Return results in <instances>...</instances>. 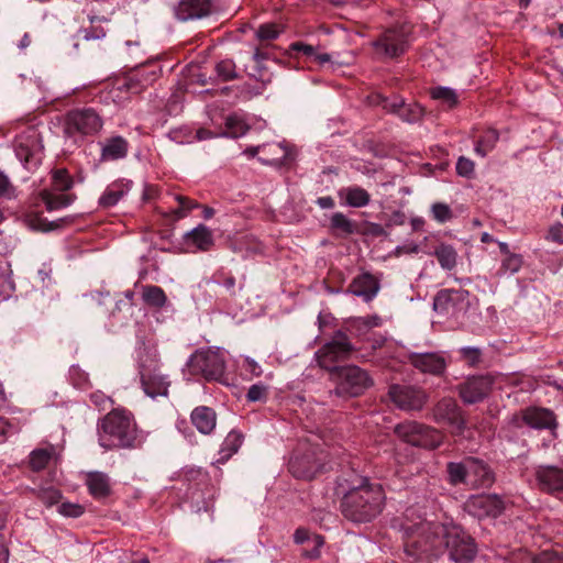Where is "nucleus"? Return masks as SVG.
Returning <instances> with one entry per match:
<instances>
[{
	"instance_id": "nucleus-1",
	"label": "nucleus",
	"mask_w": 563,
	"mask_h": 563,
	"mask_svg": "<svg viewBox=\"0 0 563 563\" xmlns=\"http://www.w3.org/2000/svg\"><path fill=\"white\" fill-rule=\"evenodd\" d=\"M342 494V515L353 522H369L383 510L384 490L379 484H373L366 477L355 478Z\"/></svg>"
},
{
	"instance_id": "nucleus-2",
	"label": "nucleus",
	"mask_w": 563,
	"mask_h": 563,
	"mask_svg": "<svg viewBox=\"0 0 563 563\" xmlns=\"http://www.w3.org/2000/svg\"><path fill=\"white\" fill-rule=\"evenodd\" d=\"M440 528L428 521L405 527V554L410 563H431L443 553Z\"/></svg>"
},
{
	"instance_id": "nucleus-3",
	"label": "nucleus",
	"mask_w": 563,
	"mask_h": 563,
	"mask_svg": "<svg viewBox=\"0 0 563 563\" xmlns=\"http://www.w3.org/2000/svg\"><path fill=\"white\" fill-rule=\"evenodd\" d=\"M99 444L106 450L135 446L137 429L133 415L123 409H112L98 423Z\"/></svg>"
},
{
	"instance_id": "nucleus-4",
	"label": "nucleus",
	"mask_w": 563,
	"mask_h": 563,
	"mask_svg": "<svg viewBox=\"0 0 563 563\" xmlns=\"http://www.w3.org/2000/svg\"><path fill=\"white\" fill-rule=\"evenodd\" d=\"M329 375L334 384L330 394L344 399L358 397L374 385L368 372L357 365H343Z\"/></svg>"
},
{
	"instance_id": "nucleus-5",
	"label": "nucleus",
	"mask_w": 563,
	"mask_h": 563,
	"mask_svg": "<svg viewBox=\"0 0 563 563\" xmlns=\"http://www.w3.org/2000/svg\"><path fill=\"white\" fill-rule=\"evenodd\" d=\"M354 351L355 347L347 334L336 330L331 339L316 352V360L321 368L331 374L342 366L338 363L350 360Z\"/></svg>"
},
{
	"instance_id": "nucleus-6",
	"label": "nucleus",
	"mask_w": 563,
	"mask_h": 563,
	"mask_svg": "<svg viewBox=\"0 0 563 563\" xmlns=\"http://www.w3.org/2000/svg\"><path fill=\"white\" fill-rule=\"evenodd\" d=\"M440 530L442 531L443 553L448 552L451 560L456 563H468L475 558L477 545L465 530L459 526H443Z\"/></svg>"
},
{
	"instance_id": "nucleus-7",
	"label": "nucleus",
	"mask_w": 563,
	"mask_h": 563,
	"mask_svg": "<svg viewBox=\"0 0 563 563\" xmlns=\"http://www.w3.org/2000/svg\"><path fill=\"white\" fill-rule=\"evenodd\" d=\"M325 454L314 445L298 446L289 460V472L299 479L310 481L325 467Z\"/></svg>"
},
{
	"instance_id": "nucleus-8",
	"label": "nucleus",
	"mask_w": 563,
	"mask_h": 563,
	"mask_svg": "<svg viewBox=\"0 0 563 563\" xmlns=\"http://www.w3.org/2000/svg\"><path fill=\"white\" fill-rule=\"evenodd\" d=\"M394 432L404 442L427 450L439 448L444 438L435 428L411 420L396 424Z\"/></svg>"
},
{
	"instance_id": "nucleus-9",
	"label": "nucleus",
	"mask_w": 563,
	"mask_h": 563,
	"mask_svg": "<svg viewBox=\"0 0 563 563\" xmlns=\"http://www.w3.org/2000/svg\"><path fill=\"white\" fill-rule=\"evenodd\" d=\"M102 125V118L95 109H74L65 117L63 132L66 137L77 141V136L84 137L97 134Z\"/></svg>"
},
{
	"instance_id": "nucleus-10",
	"label": "nucleus",
	"mask_w": 563,
	"mask_h": 563,
	"mask_svg": "<svg viewBox=\"0 0 563 563\" xmlns=\"http://www.w3.org/2000/svg\"><path fill=\"white\" fill-rule=\"evenodd\" d=\"M190 375H201L207 380H221L225 372V361L219 350H197L187 361Z\"/></svg>"
},
{
	"instance_id": "nucleus-11",
	"label": "nucleus",
	"mask_w": 563,
	"mask_h": 563,
	"mask_svg": "<svg viewBox=\"0 0 563 563\" xmlns=\"http://www.w3.org/2000/svg\"><path fill=\"white\" fill-rule=\"evenodd\" d=\"M139 375L142 389L148 397L167 396L170 382L162 373L158 361L155 357L150 355L140 357Z\"/></svg>"
},
{
	"instance_id": "nucleus-12",
	"label": "nucleus",
	"mask_w": 563,
	"mask_h": 563,
	"mask_svg": "<svg viewBox=\"0 0 563 563\" xmlns=\"http://www.w3.org/2000/svg\"><path fill=\"white\" fill-rule=\"evenodd\" d=\"M388 397L394 406L402 411H420L429 399L423 388L407 384L390 385Z\"/></svg>"
},
{
	"instance_id": "nucleus-13",
	"label": "nucleus",
	"mask_w": 563,
	"mask_h": 563,
	"mask_svg": "<svg viewBox=\"0 0 563 563\" xmlns=\"http://www.w3.org/2000/svg\"><path fill=\"white\" fill-rule=\"evenodd\" d=\"M375 53L385 58H396L408 48L406 33L401 29H387L372 43Z\"/></svg>"
},
{
	"instance_id": "nucleus-14",
	"label": "nucleus",
	"mask_w": 563,
	"mask_h": 563,
	"mask_svg": "<svg viewBox=\"0 0 563 563\" xmlns=\"http://www.w3.org/2000/svg\"><path fill=\"white\" fill-rule=\"evenodd\" d=\"M432 417L437 423L451 426L454 435H462L466 428V421L462 417L461 408L456 400L451 397H443L434 405Z\"/></svg>"
},
{
	"instance_id": "nucleus-15",
	"label": "nucleus",
	"mask_w": 563,
	"mask_h": 563,
	"mask_svg": "<svg viewBox=\"0 0 563 563\" xmlns=\"http://www.w3.org/2000/svg\"><path fill=\"white\" fill-rule=\"evenodd\" d=\"M161 76L158 65L148 63L135 67L123 78L120 89H124L130 93H140L148 86L153 85Z\"/></svg>"
},
{
	"instance_id": "nucleus-16",
	"label": "nucleus",
	"mask_w": 563,
	"mask_h": 563,
	"mask_svg": "<svg viewBox=\"0 0 563 563\" xmlns=\"http://www.w3.org/2000/svg\"><path fill=\"white\" fill-rule=\"evenodd\" d=\"M467 512L478 519L496 518L505 510L503 498L496 494L471 496L465 504Z\"/></svg>"
},
{
	"instance_id": "nucleus-17",
	"label": "nucleus",
	"mask_w": 563,
	"mask_h": 563,
	"mask_svg": "<svg viewBox=\"0 0 563 563\" xmlns=\"http://www.w3.org/2000/svg\"><path fill=\"white\" fill-rule=\"evenodd\" d=\"M493 379L488 375H477L468 377L459 385V395L461 399L468 405L484 400L492 390Z\"/></svg>"
},
{
	"instance_id": "nucleus-18",
	"label": "nucleus",
	"mask_w": 563,
	"mask_h": 563,
	"mask_svg": "<svg viewBox=\"0 0 563 563\" xmlns=\"http://www.w3.org/2000/svg\"><path fill=\"white\" fill-rule=\"evenodd\" d=\"M468 291L464 289H442L433 299V310L442 316H455L467 301Z\"/></svg>"
},
{
	"instance_id": "nucleus-19",
	"label": "nucleus",
	"mask_w": 563,
	"mask_h": 563,
	"mask_svg": "<svg viewBox=\"0 0 563 563\" xmlns=\"http://www.w3.org/2000/svg\"><path fill=\"white\" fill-rule=\"evenodd\" d=\"M409 362L421 373L434 376L442 375L446 368L445 358L440 353L435 352L411 353L409 355Z\"/></svg>"
},
{
	"instance_id": "nucleus-20",
	"label": "nucleus",
	"mask_w": 563,
	"mask_h": 563,
	"mask_svg": "<svg viewBox=\"0 0 563 563\" xmlns=\"http://www.w3.org/2000/svg\"><path fill=\"white\" fill-rule=\"evenodd\" d=\"M379 288V282L375 276L371 273H363L352 279L345 292L360 297L365 302H369L376 297Z\"/></svg>"
},
{
	"instance_id": "nucleus-21",
	"label": "nucleus",
	"mask_w": 563,
	"mask_h": 563,
	"mask_svg": "<svg viewBox=\"0 0 563 563\" xmlns=\"http://www.w3.org/2000/svg\"><path fill=\"white\" fill-rule=\"evenodd\" d=\"M470 485L473 488H489L495 483V473L483 460L468 456Z\"/></svg>"
},
{
	"instance_id": "nucleus-22",
	"label": "nucleus",
	"mask_w": 563,
	"mask_h": 563,
	"mask_svg": "<svg viewBox=\"0 0 563 563\" xmlns=\"http://www.w3.org/2000/svg\"><path fill=\"white\" fill-rule=\"evenodd\" d=\"M211 12V0H180L175 7V15L180 21L201 19Z\"/></svg>"
},
{
	"instance_id": "nucleus-23",
	"label": "nucleus",
	"mask_w": 563,
	"mask_h": 563,
	"mask_svg": "<svg viewBox=\"0 0 563 563\" xmlns=\"http://www.w3.org/2000/svg\"><path fill=\"white\" fill-rule=\"evenodd\" d=\"M522 421L533 429L553 430L558 422L553 411L545 408L529 407L522 411Z\"/></svg>"
},
{
	"instance_id": "nucleus-24",
	"label": "nucleus",
	"mask_w": 563,
	"mask_h": 563,
	"mask_svg": "<svg viewBox=\"0 0 563 563\" xmlns=\"http://www.w3.org/2000/svg\"><path fill=\"white\" fill-rule=\"evenodd\" d=\"M539 486L549 493L563 489V470L558 466L542 465L536 472Z\"/></svg>"
},
{
	"instance_id": "nucleus-25",
	"label": "nucleus",
	"mask_w": 563,
	"mask_h": 563,
	"mask_svg": "<svg viewBox=\"0 0 563 563\" xmlns=\"http://www.w3.org/2000/svg\"><path fill=\"white\" fill-rule=\"evenodd\" d=\"M41 148L37 136L20 139L15 144V155L24 167L30 168L36 166L40 162L38 153Z\"/></svg>"
},
{
	"instance_id": "nucleus-26",
	"label": "nucleus",
	"mask_w": 563,
	"mask_h": 563,
	"mask_svg": "<svg viewBox=\"0 0 563 563\" xmlns=\"http://www.w3.org/2000/svg\"><path fill=\"white\" fill-rule=\"evenodd\" d=\"M129 142L120 135L111 136L101 144L100 159L103 162L119 161L126 157Z\"/></svg>"
},
{
	"instance_id": "nucleus-27",
	"label": "nucleus",
	"mask_w": 563,
	"mask_h": 563,
	"mask_svg": "<svg viewBox=\"0 0 563 563\" xmlns=\"http://www.w3.org/2000/svg\"><path fill=\"white\" fill-rule=\"evenodd\" d=\"M191 423L202 434H210L216 428L217 413L207 406L196 407L190 415Z\"/></svg>"
},
{
	"instance_id": "nucleus-28",
	"label": "nucleus",
	"mask_w": 563,
	"mask_h": 563,
	"mask_svg": "<svg viewBox=\"0 0 563 563\" xmlns=\"http://www.w3.org/2000/svg\"><path fill=\"white\" fill-rule=\"evenodd\" d=\"M86 485L95 499H103L111 494L110 478L106 473L89 472L86 476Z\"/></svg>"
},
{
	"instance_id": "nucleus-29",
	"label": "nucleus",
	"mask_w": 563,
	"mask_h": 563,
	"mask_svg": "<svg viewBox=\"0 0 563 563\" xmlns=\"http://www.w3.org/2000/svg\"><path fill=\"white\" fill-rule=\"evenodd\" d=\"M338 196L346 206L352 208H363L371 202L368 191L356 185L341 188Z\"/></svg>"
},
{
	"instance_id": "nucleus-30",
	"label": "nucleus",
	"mask_w": 563,
	"mask_h": 563,
	"mask_svg": "<svg viewBox=\"0 0 563 563\" xmlns=\"http://www.w3.org/2000/svg\"><path fill=\"white\" fill-rule=\"evenodd\" d=\"M185 240L188 244L196 246L197 250L202 252L209 251L214 244L212 231L205 224H199L187 232Z\"/></svg>"
},
{
	"instance_id": "nucleus-31",
	"label": "nucleus",
	"mask_w": 563,
	"mask_h": 563,
	"mask_svg": "<svg viewBox=\"0 0 563 563\" xmlns=\"http://www.w3.org/2000/svg\"><path fill=\"white\" fill-rule=\"evenodd\" d=\"M448 482L453 485H470L468 457L446 464Z\"/></svg>"
},
{
	"instance_id": "nucleus-32",
	"label": "nucleus",
	"mask_w": 563,
	"mask_h": 563,
	"mask_svg": "<svg viewBox=\"0 0 563 563\" xmlns=\"http://www.w3.org/2000/svg\"><path fill=\"white\" fill-rule=\"evenodd\" d=\"M54 455L55 449L53 445H48L46 448H37L30 453V467L34 472H40L48 465Z\"/></svg>"
},
{
	"instance_id": "nucleus-33",
	"label": "nucleus",
	"mask_w": 563,
	"mask_h": 563,
	"mask_svg": "<svg viewBox=\"0 0 563 563\" xmlns=\"http://www.w3.org/2000/svg\"><path fill=\"white\" fill-rule=\"evenodd\" d=\"M499 141V132L495 129L485 130L475 142L474 151L477 155L486 157Z\"/></svg>"
},
{
	"instance_id": "nucleus-34",
	"label": "nucleus",
	"mask_w": 563,
	"mask_h": 563,
	"mask_svg": "<svg viewBox=\"0 0 563 563\" xmlns=\"http://www.w3.org/2000/svg\"><path fill=\"white\" fill-rule=\"evenodd\" d=\"M242 440L243 435L240 432L234 430L229 432L221 445V450L219 452L220 457L218 459V462L223 463L234 453H236L242 444Z\"/></svg>"
},
{
	"instance_id": "nucleus-35",
	"label": "nucleus",
	"mask_w": 563,
	"mask_h": 563,
	"mask_svg": "<svg viewBox=\"0 0 563 563\" xmlns=\"http://www.w3.org/2000/svg\"><path fill=\"white\" fill-rule=\"evenodd\" d=\"M42 200L48 211L62 209L73 203L75 196L67 195L64 192L53 194L44 190L42 194Z\"/></svg>"
},
{
	"instance_id": "nucleus-36",
	"label": "nucleus",
	"mask_w": 563,
	"mask_h": 563,
	"mask_svg": "<svg viewBox=\"0 0 563 563\" xmlns=\"http://www.w3.org/2000/svg\"><path fill=\"white\" fill-rule=\"evenodd\" d=\"M434 256L443 269L451 271L456 265L457 253L455 249L449 244L442 243L437 246L434 250Z\"/></svg>"
},
{
	"instance_id": "nucleus-37",
	"label": "nucleus",
	"mask_w": 563,
	"mask_h": 563,
	"mask_svg": "<svg viewBox=\"0 0 563 563\" xmlns=\"http://www.w3.org/2000/svg\"><path fill=\"white\" fill-rule=\"evenodd\" d=\"M142 298L144 302L154 308H162L166 305L167 297L164 290L154 285L143 287Z\"/></svg>"
},
{
	"instance_id": "nucleus-38",
	"label": "nucleus",
	"mask_w": 563,
	"mask_h": 563,
	"mask_svg": "<svg viewBox=\"0 0 563 563\" xmlns=\"http://www.w3.org/2000/svg\"><path fill=\"white\" fill-rule=\"evenodd\" d=\"M330 228L344 235H351L356 232V224L342 212H335L330 219Z\"/></svg>"
},
{
	"instance_id": "nucleus-39",
	"label": "nucleus",
	"mask_w": 563,
	"mask_h": 563,
	"mask_svg": "<svg viewBox=\"0 0 563 563\" xmlns=\"http://www.w3.org/2000/svg\"><path fill=\"white\" fill-rule=\"evenodd\" d=\"M400 120L407 123H417L423 117V109L418 103H406L402 99V106L396 114Z\"/></svg>"
},
{
	"instance_id": "nucleus-40",
	"label": "nucleus",
	"mask_w": 563,
	"mask_h": 563,
	"mask_svg": "<svg viewBox=\"0 0 563 563\" xmlns=\"http://www.w3.org/2000/svg\"><path fill=\"white\" fill-rule=\"evenodd\" d=\"M250 126L245 123V121L236 115L228 117L225 121V131L224 135L238 139L246 134Z\"/></svg>"
},
{
	"instance_id": "nucleus-41",
	"label": "nucleus",
	"mask_w": 563,
	"mask_h": 563,
	"mask_svg": "<svg viewBox=\"0 0 563 563\" xmlns=\"http://www.w3.org/2000/svg\"><path fill=\"white\" fill-rule=\"evenodd\" d=\"M371 102L374 106L382 107L389 113L397 114L399 107L402 106V98L399 96H393L391 98L383 96L380 93L372 96Z\"/></svg>"
},
{
	"instance_id": "nucleus-42",
	"label": "nucleus",
	"mask_w": 563,
	"mask_h": 563,
	"mask_svg": "<svg viewBox=\"0 0 563 563\" xmlns=\"http://www.w3.org/2000/svg\"><path fill=\"white\" fill-rule=\"evenodd\" d=\"M523 264L522 256L519 254H508L506 257L501 261V265L499 269L497 271L496 275L498 277H503L507 274H516L520 271L521 266Z\"/></svg>"
},
{
	"instance_id": "nucleus-43",
	"label": "nucleus",
	"mask_w": 563,
	"mask_h": 563,
	"mask_svg": "<svg viewBox=\"0 0 563 563\" xmlns=\"http://www.w3.org/2000/svg\"><path fill=\"white\" fill-rule=\"evenodd\" d=\"M432 99L440 100L449 108L457 104L459 98L454 89L449 87H435L430 90Z\"/></svg>"
},
{
	"instance_id": "nucleus-44",
	"label": "nucleus",
	"mask_w": 563,
	"mask_h": 563,
	"mask_svg": "<svg viewBox=\"0 0 563 563\" xmlns=\"http://www.w3.org/2000/svg\"><path fill=\"white\" fill-rule=\"evenodd\" d=\"M124 195L125 191L121 186L112 185L102 194L99 199V205L103 208H111L115 206Z\"/></svg>"
},
{
	"instance_id": "nucleus-45",
	"label": "nucleus",
	"mask_w": 563,
	"mask_h": 563,
	"mask_svg": "<svg viewBox=\"0 0 563 563\" xmlns=\"http://www.w3.org/2000/svg\"><path fill=\"white\" fill-rule=\"evenodd\" d=\"M216 73L221 81L234 80L239 77L235 63L232 59H223L216 65Z\"/></svg>"
},
{
	"instance_id": "nucleus-46",
	"label": "nucleus",
	"mask_w": 563,
	"mask_h": 563,
	"mask_svg": "<svg viewBox=\"0 0 563 563\" xmlns=\"http://www.w3.org/2000/svg\"><path fill=\"white\" fill-rule=\"evenodd\" d=\"M52 180L54 189L62 192L69 190L74 185L73 178L64 168L54 170Z\"/></svg>"
},
{
	"instance_id": "nucleus-47",
	"label": "nucleus",
	"mask_w": 563,
	"mask_h": 563,
	"mask_svg": "<svg viewBox=\"0 0 563 563\" xmlns=\"http://www.w3.org/2000/svg\"><path fill=\"white\" fill-rule=\"evenodd\" d=\"M36 498L43 503L46 507L56 505L62 499V494L54 487L42 488L34 492Z\"/></svg>"
},
{
	"instance_id": "nucleus-48",
	"label": "nucleus",
	"mask_w": 563,
	"mask_h": 563,
	"mask_svg": "<svg viewBox=\"0 0 563 563\" xmlns=\"http://www.w3.org/2000/svg\"><path fill=\"white\" fill-rule=\"evenodd\" d=\"M459 353L460 360L471 367H475L482 362V350L478 347L463 346Z\"/></svg>"
},
{
	"instance_id": "nucleus-49",
	"label": "nucleus",
	"mask_w": 563,
	"mask_h": 563,
	"mask_svg": "<svg viewBox=\"0 0 563 563\" xmlns=\"http://www.w3.org/2000/svg\"><path fill=\"white\" fill-rule=\"evenodd\" d=\"M175 200L178 202V207L172 210L175 219H183L187 217L192 209L198 207L197 202L181 195H176Z\"/></svg>"
},
{
	"instance_id": "nucleus-50",
	"label": "nucleus",
	"mask_w": 563,
	"mask_h": 563,
	"mask_svg": "<svg viewBox=\"0 0 563 563\" xmlns=\"http://www.w3.org/2000/svg\"><path fill=\"white\" fill-rule=\"evenodd\" d=\"M268 397V387L263 383L253 384L247 393L246 400L250 402L266 401Z\"/></svg>"
},
{
	"instance_id": "nucleus-51",
	"label": "nucleus",
	"mask_w": 563,
	"mask_h": 563,
	"mask_svg": "<svg viewBox=\"0 0 563 563\" xmlns=\"http://www.w3.org/2000/svg\"><path fill=\"white\" fill-rule=\"evenodd\" d=\"M431 213L435 221L444 223L453 218V212L449 205L443 202H435L431 206Z\"/></svg>"
},
{
	"instance_id": "nucleus-52",
	"label": "nucleus",
	"mask_w": 563,
	"mask_h": 563,
	"mask_svg": "<svg viewBox=\"0 0 563 563\" xmlns=\"http://www.w3.org/2000/svg\"><path fill=\"white\" fill-rule=\"evenodd\" d=\"M282 33V30L278 27L275 23H265L260 25V27L256 31V36L261 41H272L276 40L279 34Z\"/></svg>"
},
{
	"instance_id": "nucleus-53",
	"label": "nucleus",
	"mask_w": 563,
	"mask_h": 563,
	"mask_svg": "<svg viewBox=\"0 0 563 563\" xmlns=\"http://www.w3.org/2000/svg\"><path fill=\"white\" fill-rule=\"evenodd\" d=\"M528 563H563V554L554 551H543L536 558H527Z\"/></svg>"
},
{
	"instance_id": "nucleus-54",
	"label": "nucleus",
	"mask_w": 563,
	"mask_h": 563,
	"mask_svg": "<svg viewBox=\"0 0 563 563\" xmlns=\"http://www.w3.org/2000/svg\"><path fill=\"white\" fill-rule=\"evenodd\" d=\"M213 283L224 287L230 296L236 295V280L232 275L219 274L214 276Z\"/></svg>"
},
{
	"instance_id": "nucleus-55",
	"label": "nucleus",
	"mask_w": 563,
	"mask_h": 563,
	"mask_svg": "<svg viewBox=\"0 0 563 563\" xmlns=\"http://www.w3.org/2000/svg\"><path fill=\"white\" fill-rule=\"evenodd\" d=\"M58 512L65 517L78 518L85 512V508L79 504L62 503Z\"/></svg>"
},
{
	"instance_id": "nucleus-56",
	"label": "nucleus",
	"mask_w": 563,
	"mask_h": 563,
	"mask_svg": "<svg viewBox=\"0 0 563 563\" xmlns=\"http://www.w3.org/2000/svg\"><path fill=\"white\" fill-rule=\"evenodd\" d=\"M475 165L474 162L467 157L461 156L456 163V173L466 178H471L474 175Z\"/></svg>"
},
{
	"instance_id": "nucleus-57",
	"label": "nucleus",
	"mask_w": 563,
	"mask_h": 563,
	"mask_svg": "<svg viewBox=\"0 0 563 563\" xmlns=\"http://www.w3.org/2000/svg\"><path fill=\"white\" fill-rule=\"evenodd\" d=\"M545 239L548 241H551V242H554L556 244L563 245V224L562 223H556V224L552 225L549 229Z\"/></svg>"
},
{
	"instance_id": "nucleus-58",
	"label": "nucleus",
	"mask_w": 563,
	"mask_h": 563,
	"mask_svg": "<svg viewBox=\"0 0 563 563\" xmlns=\"http://www.w3.org/2000/svg\"><path fill=\"white\" fill-rule=\"evenodd\" d=\"M13 191L14 189L9 178L0 172V197L11 198Z\"/></svg>"
},
{
	"instance_id": "nucleus-59",
	"label": "nucleus",
	"mask_w": 563,
	"mask_h": 563,
	"mask_svg": "<svg viewBox=\"0 0 563 563\" xmlns=\"http://www.w3.org/2000/svg\"><path fill=\"white\" fill-rule=\"evenodd\" d=\"M290 49L295 52H300L307 57H314L316 47L309 44H305L302 42H295L290 45Z\"/></svg>"
},
{
	"instance_id": "nucleus-60",
	"label": "nucleus",
	"mask_w": 563,
	"mask_h": 563,
	"mask_svg": "<svg viewBox=\"0 0 563 563\" xmlns=\"http://www.w3.org/2000/svg\"><path fill=\"white\" fill-rule=\"evenodd\" d=\"M71 379L74 384L80 388L85 387L88 384V376L78 367H73L70 371Z\"/></svg>"
},
{
	"instance_id": "nucleus-61",
	"label": "nucleus",
	"mask_w": 563,
	"mask_h": 563,
	"mask_svg": "<svg viewBox=\"0 0 563 563\" xmlns=\"http://www.w3.org/2000/svg\"><path fill=\"white\" fill-rule=\"evenodd\" d=\"M406 222V216L404 212L397 210V211H394L391 213V216L389 217L387 223H386V227L387 228H390V227H399V225H404Z\"/></svg>"
},
{
	"instance_id": "nucleus-62",
	"label": "nucleus",
	"mask_w": 563,
	"mask_h": 563,
	"mask_svg": "<svg viewBox=\"0 0 563 563\" xmlns=\"http://www.w3.org/2000/svg\"><path fill=\"white\" fill-rule=\"evenodd\" d=\"M366 232L373 236H386L387 232L385 228L379 223L368 222L366 224Z\"/></svg>"
},
{
	"instance_id": "nucleus-63",
	"label": "nucleus",
	"mask_w": 563,
	"mask_h": 563,
	"mask_svg": "<svg viewBox=\"0 0 563 563\" xmlns=\"http://www.w3.org/2000/svg\"><path fill=\"white\" fill-rule=\"evenodd\" d=\"M90 399L97 407L102 409H104L108 402H111V399L100 391L91 394Z\"/></svg>"
},
{
	"instance_id": "nucleus-64",
	"label": "nucleus",
	"mask_w": 563,
	"mask_h": 563,
	"mask_svg": "<svg viewBox=\"0 0 563 563\" xmlns=\"http://www.w3.org/2000/svg\"><path fill=\"white\" fill-rule=\"evenodd\" d=\"M358 322H361L366 328H375L379 327L382 323V320L378 316H371L363 319H360Z\"/></svg>"
}]
</instances>
